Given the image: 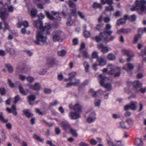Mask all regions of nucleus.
I'll use <instances>...</instances> for the list:
<instances>
[{
    "mask_svg": "<svg viewBox=\"0 0 146 146\" xmlns=\"http://www.w3.org/2000/svg\"><path fill=\"white\" fill-rule=\"evenodd\" d=\"M33 25L36 27L41 30H38L36 31V40H35V43L37 45H43L47 39V37L43 35V34L49 35L50 33L51 27L49 24H48L43 26V21L42 20H37L33 22Z\"/></svg>",
    "mask_w": 146,
    "mask_h": 146,
    "instance_id": "1",
    "label": "nucleus"
},
{
    "mask_svg": "<svg viewBox=\"0 0 146 146\" xmlns=\"http://www.w3.org/2000/svg\"><path fill=\"white\" fill-rule=\"evenodd\" d=\"M111 28V26L109 24L106 25L104 29L103 32H101L99 36H97L93 39L97 42H100L102 40L106 43L113 40L115 38L113 36H110L112 33L113 31L110 30Z\"/></svg>",
    "mask_w": 146,
    "mask_h": 146,
    "instance_id": "2",
    "label": "nucleus"
},
{
    "mask_svg": "<svg viewBox=\"0 0 146 146\" xmlns=\"http://www.w3.org/2000/svg\"><path fill=\"white\" fill-rule=\"evenodd\" d=\"M136 6L133 7L132 11L139 10L142 12L144 11L146 13V1L145 0H141L140 1L137 0L135 1Z\"/></svg>",
    "mask_w": 146,
    "mask_h": 146,
    "instance_id": "3",
    "label": "nucleus"
},
{
    "mask_svg": "<svg viewBox=\"0 0 146 146\" xmlns=\"http://www.w3.org/2000/svg\"><path fill=\"white\" fill-rule=\"evenodd\" d=\"M8 16V14L5 11H1L0 9V18L1 20L4 22V27L3 28L4 31L7 29H9V26L8 23L6 21Z\"/></svg>",
    "mask_w": 146,
    "mask_h": 146,
    "instance_id": "4",
    "label": "nucleus"
},
{
    "mask_svg": "<svg viewBox=\"0 0 146 146\" xmlns=\"http://www.w3.org/2000/svg\"><path fill=\"white\" fill-rule=\"evenodd\" d=\"M108 69V73L110 75L113 74L115 77L119 76V72H117L115 68L114 67L113 64H110L108 65V68H104L103 70V72L105 73L107 72Z\"/></svg>",
    "mask_w": 146,
    "mask_h": 146,
    "instance_id": "5",
    "label": "nucleus"
},
{
    "mask_svg": "<svg viewBox=\"0 0 146 146\" xmlns=\"http://www.w3.org/2000/svg\"><path fill=\"white\" fill-rule=\"evenodd\" d=\"M100 78V83L101 86H102L104 87L105 88L109 91L112 89L111 84L110 83H107L105 85H104V82L105 80L106 77L105 76H102V75L99 76Z\"/></svg>",
    "mask_w": 146,
    "mask_h": 146,
    "instance_id": "6",
    "label": "nucleus"
},
{
    "mask_svg": "<svg viewBox=\"0 0 146 146\" xmlns=\"http://www.w3.org/2000/svg\"><path fill=\"white\" fill-rule=\"evenodd\" d=\"M137 103L135 101H131L130 104L125 106L124 107V110L127 111L129 109L132 110H136V105Z\"/></svg>",
    "mask_w": 146,
    "mask_h": 146,
    "instance_id": "7",
    "label": "nucleus"
},
{
    "mask_svg": "<svg viewBox=\"0 0 146 146\" xmlns=\"http://www.w3.org/2000/svg\"><path fill=\"white\" fill-rule=\"evenodd\" d=\"M60 125L62 129L66 131H69L71 128L70 124L66 121H62Z\"/></svg>",
    "mask_w": 146,
    "mask_h": 146,
    "instance_id": "8",
    "label": "nucleus"
},
{
    "mask_svg": "<svg viewBox=\"0 0 146 146\" xmlns=\"http://www.w3.org/2000/svg\"><path fill=\"white\" fill-rule=\"evenodd\" d=\"M58 61L56 59L52 57H48L47 59V63L50 66H53L57 64Z\"/></svg>",
    "mask_w": 146,
    "mask_h": 146,
    "instance_id": "9",
    "label": "nucleus"
},
{
    "mask_svg": "<svg viewBox=\"0 0 146 146\" xmlns=\"http://www.w3.org/2000/svg\"><path fill=\"white\" fill-rule=\"evenodd\" d=\"M138 35H136L134 38L133 43H136L137 42L138 40L141 37V36L144 33V31L143 29L141 28H139L138 30Z\"/></svg>",
    "mask_w": 146,
    "mask_h": 146,
    "instance_id": "10",
    "label": "nucleus"
},
{
    "mask_svg": "<svg viewBox=\"0 0 146 146\" xmlns=\"http://www.w3.org/2000/svg\"><path fill=\"white\" fill-rule=\"evenodd\" d=\"M96 119V114L94 112H92L87 118L86 121L87 122L91 123L94 122Z\"/></svg>",
    "mask_w": 146,
    "mask_h": 146,
    "instance_id": "11",
    "label": "nucleus"
},
{
    "mask_svg": "<svg viewBox=\"0 0 146 146\" xmlns=\"http://www.w3.org/2000/svg\"><path fill=\"white\" fill-rule=\"evenodd\" d=\"M61 34V32L60 31H57L55 32L52 37L54 42H56L60 40Z\"/></svg>",
    "mask_w": 146,
    "mask_h": 146,
    "instance_id": "12",
    "label": "nucleus"
},
{
    "mask_svg": "<svg viewBox=\"0 0 146 146\" xmlns=\"http://www.w3.org/2000/svg\"><path fill=\"white\" fill-rule=\"evenodd\" d=\"M68 115L72 119H76L81 117L80 114L78 112L71 111L69 113Z\"/></svg>",
    "mask_w": 146,
    "mask_h": 146,
    "instance_id": "13",
    "label": "nucleus"
},
{
    "mask_svg": "<svg viewBox=\"0 0 146 146\" xmlns=\"http://www.w3.org/2000/svg\"><path fill=\"white\" fill-rule=\"evenodd\" d=\"M69 108L71 109H73L76 112H79L82 110V107L80 105L77 103L74 106L70 105Z\"/></svg>",
    "mask_w": 146,
    "mask_h": 146,
    "instance_id": "14",
    "label": "nucleus"
},
{
    "mask_svg": "<svg viewBox=\"0 0 146 146\" xmlns=\"http://www.w3.org/2000/svg\"><path fill=\"white\" fill-rule=\"evenodd\" d=\"M97 47L99 49H102V51L104 54L107 53L109 51L108 48L106 46H105L102 43H100L97 45Z\"/></svg>",
    "mask_w": 146,
    "mask_h": 146,
    "instance_id": "15",
    "label": "nucleus"
},
{
    "mask_svg": "<svg viewBox=\"0 0 146 146\" xmlns=\"http://www.w3.org/2000/svg\"><path fill=\"white\" fill-rule=\"evenodd\" d=\"M97 62H99V65L101 66H103L106 64V61L102 56L99 57L97 58Z\"/></svg>",
    "mask_w": 146,
    "mask_h": 146,
    "instance_id": "16",
    "label": "nucleus"
},
{
    "mask_svg": "<svg viewBox=\"0 0 146 146\" xmlns=\"http://www.w3.org/2000/svg\"><path fill=\"white\" fill-rule=\"evenodd\" d=\"M18 27L20 28L22 25L25 28H27L29 27V24L28 22L26 21L23 22L19 21L18 23Z\"/></svg>",
    "mask_w": 146,
    "mask_h": 146,
    "instance_id": "17",
    "label": "nucleus"
},
{
    "mask_svg": "<svg viewBox=\"0 0 146 146\" xmlns=\"http://www.w3.org/2000/svg\"><path fill=\"white\" fill-rule=\"evenodd\" d=\"M30 88L35 90L38 91L40 90L41 86L39 83H35L34 85H31L30 86Z\"/></svg>",
    "mask_w": 146,
    "mask_h": 146,
    "instance_id": "18",
    "label": "nucleus"
},
{
    "mask_svg": "<svg viewBox=\"0 0 146 146\" xmlns=\"http://www.w3.org/2000/svg\"><path fill=\"white\" fill-rule=\"evenodd\" d=\"M23 111L24 114L28 118H29L33 116L32 114L29 112V110L28 109H24Z\"/></svg>",
    "mask_w": 146,
    "mask_h": 146,
    "instance_id": "19",
    "label": "nucleus"
},
{
    "mask_svg": "<svg viewBox=\"0 0 146 146\" xmlns=\"http://www.w3.org/2000/svg\"><path fill=\"white\" fill-rule=\"evenodd\" d=\"M107 59L110 61H114L115 60L116 57L115 55L112 53H110L107 55Z\"/></svg>",
    "mask_w": 146,
    "mask_h": 146,
    "instance_id": "20",
    "label": "nucleus"
},
{
    "mask_svg": "<svg viewBox=\"0 0 146 146\" xmlns=\"http://www.w3.org/2000/svg\"><path fill=\"white\" fill-rule=\"evenodd\" d=\"M120 126L121 128L124 129H127L129 128L128 127V123L126 121H122L120 122Z\"/></svg>",
    "mask_w": 146,
    "mask_h": 146,
    "instance_id": "21",
    "label": "nucleus"
},
{
    "mask_svg": "<svg viewBox=\"0 0 146 146\" xmlns=\"http://www.w3.org/2000/svg\"><path fill=\"white\" fill-rule=\"evenodd\" d=\"M45 13L47 18L50 20H54L55 19V17L52 15L50 13L47 11H45Z\"/></svg>",
    "mask_w": 146,
    "mask_h": 146,
    "instance_id": "22",
    "label": "nucleus"
},
{
    "mask_svg": "<svg viewBox=\"0 0 146 146\" xmlns=\"http://www.w3.org/2000/svg\"><path fill=\"white\" fill-rule=\"evenodd\" d=\"M27 98L29 101V104L32 105V104L31 102L34 101L35 100L36 97L35 95H32L30 96H28L27 97Z\"/></svg>",
    "mask_w": 146,
    "mask_h": 146,
    "instance_id": "23",
    "label": "nucleus"
},
{
    "mask_svg": "<svg viewBox=\"0 0 146 146\" xmlns=\"http://www.w3.org/2000/svg\"><path fill=\"white\" fill-rule=\"evenodd\" d=\"M92 7L94 9H102V7L100 3H98L96 2H94L93 3Z\"/></svg>",
    "mask_w": 146,
    "mask_h": 146,
    "instance_id": "24",
    "label": "nucleus"
},
{
    "mask_svg": "<svg viewBox=\"0 0 146 146\" xmlns=\"http://www.w3.org/2000/svg\"><path fill=\"white\" fill-rule=\"evenodd\" d=\"M84 66L85 68V72H88L89 71L90 65L86 61L84 62Z\"/></svg>",
    "mask_w": 146,
    "mask_h": 146,
    "instance_id": "25",
    "label": "nucleus"
},
{
    "mask_svg": "<svg viewBox=\"0 0 146 146\" xmlns=\"http://www.w3.org/2000/svg\"><path fill=\"white\" fill-rule=\"evenodd\" d=\"M131 31L130 29H121L119 30V33H123L124 34H127Z\"/></svg>",
    "mask_w": 146,
    "mask_h": 146,
    "instance_id": "26",
    "label": "nucleus"
},
{
    "mask_svg": "<svg viewBox=\"0 0 146 146\" xmlns=\"http://www.w3.org/2000/svg\"><path fill=\"white\" fill-rule=\"evenodd\" d=\"M80 52L82 54L83 57L85 58H89V56L86 50H82Z\"/></svg>",
    "mask_w": 146,
    "mask_h": 146,
    "instance_id": "27",
    "label": "nucleus"
},
{
    "mask_svg": "<svg viewBox=\"0 0 146 146\" xmlns=\"http://www.w3.org/2000/svg\"><path fill=\"white\" fill-rule=\"evenodd\" d=\"M0 120L1 122L3 123H6L8 121L7 119H6L3 116V113L2 112L0 113Z\"/></svg>",
    "mask_w": 146,
    "mask_h": 146,
    "instance_id": "28",
    "label": "nucleus"
},
{
    "mask_svg": "<svg viewBox=\"0 0 146 146\" xmlns=\"http://www.w3.org/2000/svg\"><path fill=\"white\" fill-rule=\"evenodd\" d=\"M72 17L71 15H69V18L67 19V21L66 22V25L68 26H70L72 25Z\"/></svg>",
    "mask_w": 146,
    "mask_h": 146,
    "instance_id": "29",
    "label": "nucleus"
},
{
    "mask_svg": "<svg viewBox=\"0 0 146 146\" xmlns=\"http://www.w3.org/2000/svg\"><path fill=\"white\" fill-rule=\"evenodd\" d=\"M89 81L88 80H85L82 84H81L80 86L78 87V90L79 91H80L81 90L82 86H85L86 85H87Z\"/></svg>",
    "mask_w": 146,
    "mask_h": 146,
    "instance_id": "30",
    "label": "nucleus"
},
{
    "mask_svg": "<svg viewBox=\"0 0 146 146\" xmlns=\"http://www.w3.org/2000/svg\"><path fill=\"white\" fill-rule=\"evenodd\" d=\"M69 131H70V133L73 136L76 137H78V134L76 130H74L71 128Z\"/></svg>",
    "mask_w": 146,
    "mask_h": 146,
    "instance_id": "31",
    "label": "nucleus"
},
{
    "mask_svg": "<svg viewBox=\"0 0 146 146\" xmlns=\"http://www.w3.org/2000/svg\"><path fill=\"white\" fill-rule=\"evenodd\" d=\"M121 52L124 55L126 54L127 55V56L132 53L131 52H130L129 51L125 49L122 50Z\"/></svg>",
    "mask_w": 146,
    "mask_h": 146,
    "instance_id": "32",
    "label": "nucleus"
},
{
    "mask_svg": "<svg viewBox=\"0 0 146 146\" xmlns=\"http://www.w3.org/2000/svg\"><path fill=\"white\" fill-rule=\"evenodd\" d=\"M66 51L65 50H62L60 51H58V55L59 56L63 57L66 54Z\"/></svg>",
    "mask_w": 146,
    "mask_h": 146,
    "instance_id": "33",
    "label": "nucleus"
},
{
    "mask_svg": "<svg viewBox=\"0 0 146 146\" xmlns=\"http://www.w3.org/2000/svg\"><path fill=\"white\" fill-rule=\"evenodd\" d=\"M133 86L136 89H137L140 87L141 84L139 82L137 81L133 83Z\"/></svg>",
    "mask_w": 146,
    "mask_h": 146,
    "instance_id": "34",
    "label": "nucleus"
},
{
    "mask_svg": "<svg viewBox=\"0 0 146 146\" xmlns=\"http://www.w3.org/2000/svg\"><path fill=\"white\" fill-rule=\"evenodd\" d=\"M83 34L84 37L86 38H89L90 36V32L87 30H84Z\"/></svg>",
    "mask_w": 146,
    "mask_h": 146,
    "instance_id": "35",
    "label": "nucleus"
},
{
    "mask_svg": "<svg viewBox=\"0 0 146 146\" xmlns=\"http://www.w3.org/2000/svg\"><path fill=\"white\" fill-rule=\"evenodd\" d=\"M76 75V73L75 72H73L70 73L69 74V79L70 81H72L73 78H74Z\"/></svg>",
    "mask_w": 146,
    "mask_h": 146,
    "instance_id": "36",
    "label": "nucleus"
},
{
    "mask_svg": "<svg viewBox=\"0 0 146 146\" xmlns=\"http://www.w3.org/2000/svg\"><path fill=\"white\" fill-rule=\"evenodd\" d=\"M5 66L7 68L9 72L12 73L13 71V68L12 66L10 64H5Z\"/></svg>",
    "mask_w": 146,
    "mask_h": 146,
    "instance_id": "37",
    "label": "nucleus"
},
{
    "mask_svg": "<svg viewBox=\"0 0 146 146\" xmlns=\"http://www.w3.org/2000/svg\"><path fill=\"white\" fill-rule=\"evenodd\" d=\"M33 137L36 140L40 142H42L43 141V139L41 138L40 137L38 136L36 134H34L33 136Z\"/></svg>",
    "mask_w": 146,
    "mask_h": 146,
    "instance_id": "38",
    "label": "nucleus"
},
{
    "mask_svg": "<svg viewBox=\"0 0 146 146\" xmlns=\"http://www.w3.org/2000/svg\"><path fill=\"white\" fill-rule=\"evenodd\" d=\"M37 11L36 10L33 9L31 11V15L33 18L35 17L36 15Z\"/></svg>",
    "mask_w": 146,
    "mask_h": 146,
    "instance_id": "39",
    "label": "nucleus"
},
{
    "mask_svg": "<svg viewBox=\"0 0 146 146\" xmlns=\"http://www.w3.org/2000/svg\"><path fill=\"white\" fill-rule=\"evenodd\" d=\"M19 88L20 93L25 95L27 94L26 92L24 90L22 86H19Z\"/></svg>",
    "mask_w": 146,
    "mask_h": 146,
    "instance_id": "40",
    "label": "nucleus"
},
{
    "mask_svg": "<svg viewBox=\"0 0 146 146\" xmlns=\"http://www.w3.org/2000/svg\"><path fill=\"white\" fill-rule=\"evenodd\" d=\"M113 10V6L111 5H110L108 6H106L105 7L106 11H111Z\"/></svg>",
    "mask_w": 146,
    "mask_h": 146,
    "instance_id": "41",
    "label": "nucleus"
},
{
    "mask_svg": "<svg viewBox=\"0 0 146 146\" xmlns=\"http://www.w3.org/2000/svg\"><path fill=\"white\" fill-rule=\"evenodd\" d=\"M1 136L2 137V140L4 141H5L6 137L5 135V133L3 130L1 131Z\"/></svg>",
    "mask_w": 146,
    "mask_h": 146,
    "instance_id": "42",
    "label": "nucleus"
},
{
    "mask_svg": "<svg viewBox=\"0 0 146 146\" xmlns=\"http://www.w3.org/2000/svg\"><path fill=\"white\" fill-rule=\"evenodd\" d=\"M7 50L9 52V53L11 55H14L15 53V50L13 48H9L7 49Z\"/></svg>",
    "mask_w": 146,
    "mask_h": 146,
    "instance_id": "43",
    "label": "nucleus"
},
{
    "mask_svg": "<svg viewBox=\"0 0 146 146\" xmlns=\"http://www.w3.org/2000/svg\"><path fill=\"white\" fill-rule=\"evenodd\" d=\"M127 68L130 70H133L134 67L133 65L131 63H128L126 64Z\"/></svg>",
    "mask_w": 146,
    "mask_h": 146,
    "instance_id": "44",
    "label": "nucleus"
},
{
    "mask_svg": "<svg viewBox=\"0 0 146 146\" xmlns=\"http://www.w3.org/2000/svg\"><path fill=\"white\" fill-rule=\"evenodd\" d=\"M6 92V90L4 88H0V93L1 96L4 95Z\"/></svg>",
    "mask_w": 146,
    "mask_h": 146,
    "instance_id": "45",
    "label": "nucleus"
},
{
    "mask_svg": "<svg viewBox=\"0 0 146 146\" xmlns=\"http://www.w3.org/2000/svg\"><path fill=\"white\" fill-rule=\"evenodd\" d=\"M7 82L9 86L10 87L12 88H13L15 87L14 84L12 82L11 80L10 79H8V80Z\"/></svg>",
    "mask_w": 146,
    "mask_h": 146,
    "instance_id": "46",
    "label": "nucleus"
},
{
    "mask_svg": "<svg viewBox=\"0 0 146 146\" xmlns=\"http://www.w3.org/2000/svg\"><path fill=\"white\" fill-rule=\"evenodd\" d=\"M92 58L97 59L99 57H98V53L96 51H94L93 52L92 55Z\"/></svg>",
    "mask_w": 146,
    "mask_h": 146,
    "instance_id": "47",
    "label": "nucleus"
},
{
    "mask_svg": "<svg viewBox=\"0 0 146 146\" xmlns=\"http://www.w3.org/2000/svg\"><path fill=\"white\" fill-rule=\"evenodd\" d=\"M69 5L71 8H75L76 7V4L70 0L69 1Z\"/></svg>",
    "mask_w": 146,
    "mask_h": 146,
    "instance_id": "48",
    "label": "nucleus"
},
{
    "mask_svg": "<svg viewBox=\"0 0 146 146\" xmlns=\"http://www.w3.org/2000/svg\"><path fill=\"white\" fill-rule=\"evenodd\" d=\"M101 101L100 100L96 99L95 101L94 104L96 106H99L100 105Z\"/></svg>",
    "mask_w": 146,
    "mask_h": 146,
    "instance_id": "49",
    "label": "nucleus"
},
{
    "mask_svg": "<svg viewBox=\"0 0 146 146\" xmlns=\"http://www.w3.org/2000/svg\"><path fill=\"white\" fill-rule=\"evenodd\" d=\"M136 17L135 15H131L129 18V20L131 22L135 21L136 19Z\"/></svg>",
    "mask_w": 146,
    "mask_h": 146,
    "instance_id": "50",
    "label": "nucleus"
},
{
    "mask_svg": "<svg viewBox=\"0 0 146 146\" xmlns=\"http://www.w3.org/2000/svg\"><path fill=\"white\" fill-rule=\"evenodd\" d=\"M20 100V97L19 95H17L14 97V102L15 104H16Z\"/></svg>",
    "mask_w": 146,
    "mask_h": 146,
    "instance_id": "51",
    "label": "nucleus"
},
{
    "mask_svg": "<svg viewBox=\"0 0 146 146\" xmlns=\"http://www.w3.org/2000/svg\"><path fill=\"white\" fill-rule=\"evenodd\" d=\"M54 131L56 134V135H58L61 133L60 130L58 127H55L54 129Z\"/></svg>",
    "mask_w": 146,
    "mask_h": 146,
    "instance_id": "52",
    "label": "nucleus"
},
{
    "mask_svg": "<svg viewBox=\"0 0 146 146\" xmlns=\"http://www.w3.org/2000/svg\"><path fill=\"white\" fill-rule=\"evenodd\" d=\"M8 11L9 12H12L14 10V8L12 5L7 6Z\"/></svg>",
    "mask_w": 146,
    "mask_h": 146,
    "instance_id": "53",
    "label": "nucleus"
},
{
    "mask_svg": "<svg viewBox=\"0 0 146 146\" xmlns=\"http://www.w3.org/2000/svg\"><path fill=\"white\" fill-rule=\"evenodd\" d=\"M108 143L109 146H117L116 144H114L111 140L108 141Z\"/></svg>",
    "mask_w": 146,
    "mask_h": 146,
    "instance_id": "54",
    "label": "nucleus"
},
{
    "mask_svg": "<svg viewBox=\"0 0 146 146\" xmlns=\"http://www.w3.org/2000/svg\"><path fill=\"white\" fill-rule=\"evenodd\" d=\"M134 55L133 53L129 55L128 56H127L128 58L127 59V61L129 62L132 60V58L133 57Z\"/></svg>",
    "mask_w": 146,
    "mask_h": 146,
    "instance_id": "55",
    "label": "nucleus"
},
{
    "mask_svg": "<svg viewBox=\"0 0 146 146\" xmlns=\"http://www.w3.org/2000/svg\"><path fill=\"white\" fill-rule=\"evenodd\" d=\"M27 80L30 83L32 82L34 80V78L31 76H28L27 78Z\"/></svg>",
    "mask_w": 146,
    "mask_h": 146,
    "instance_id": "56",
    "label": "nucleus"
},
{
    "mask_svg": "<svg viewBox=\"0 0 146 146\" xmlns=\"http://www.w3.org/2000/svg\"><path fill=\"white\" fill-rule=\"evenodd\" d=\"M42 121L46 125L50 127L52 126L53 125V124L47 122L44 119H42Z\"/></svg>",
    "mask_w": 146,
    "mask_h": 146,
    "instance_id": "57",
    "label": "nucleus"
},
{
    "mask_svg": "<svg viewBox=\"0 0 146 146\" xmlns=\"http://www.w3.org/2000/svg\"><path fill=\"white\" fill-rule=\"evenodd\" d=\"M38 19L39 20H42V19L44 18V16L42 13H40L38 15Z\"/></svg>",
    "mask_w": 146,
    "mask_h": 146,
    "instance_id": "58",
    "label": "nucleus"
},
{
    "mask_svg": "<svg viewBox=\"0 0 146 146\" xmlns=\"http://www.w3.org/2000/svg\"><path fill=\"white\" fill-rule=\"evenodd\" d=\"M44 93L46 94H49L51 93V90L50 89L48 88H44Z\"/></svg>",
    "mask_w": 146,
    "mask_h": 146,
    "instance_id": "59",
    "label": "nucleus"
},
{
    "mask_svg": "<svg viewBox=\"0 0 146 146\" xmlns=\"http://www.w3.org/2000/svg\"><path fill=\"white\" fill-rule=\"evenodd\" d=\"M126 21L124 18H121L119 19V25L120 24H123L126 23Z\"/></svg>",
    "mask_w": 146,
    "mask_h": 146,
    "instance_id": "60",
    "label": "nucleus"
},
{
    "mask_svg": "<svg viewBox=\"0 0 146 146\" xmlns=\"http://www.w3.org/2000/svg\"><path fill=\"white\" fill-rule=\"evenodd\" d=\"M58 101L56 100H54L52 102L50 103V105L51 106H56L58 104Z\"/></svg>",
    "mask_w": 146,
    "mask_h": 146,
    "instance_id": "61",
    "label": "nucleus"
},
{
    "mask_svg": "<svg viewBox=\"0 0 146 146\" xmlns=\"http://www.w3.org/2000/svg\"><path fill=\"white\" fill-rule=\"evenodd\" d=\"M78 41L76 38L72 40V43L73 45H76L78 44Z\"/></svg>",
    "mask_w": 146,
    "mask_h": 146,
    "instance_id": "62",
    "label": "nucleus"
},
{
    "mask_svg": "<svg viewBox=\"0 0 146 146\" xmlns=\"http://www.w3.org/2000/svg\"><path fill=\"white\" fill-rule=\"evenodd\" d=\"M76 9H71V14L73 16H76Z\"/></svg>",
    "mask_w": 146,
    "mask_h": 146,
    "instance_id": "63",
    "label": "nucleus"
},
{
    "mask_svg": "<svg viewBox=\"0 0 146 146\" xmlns=\"http://www.w3.org/2000/svg\"><path fill=\"white\" fill-rule=\"evenodd\" d=\"M79 145L80 146H89L88 144L82 141L79 144Z\"/></svg>",
    "mask_w": 146,
    "mask_h": 146,
    "instance_id": "64",
    "label": "nucleus"
}]
</instances>
